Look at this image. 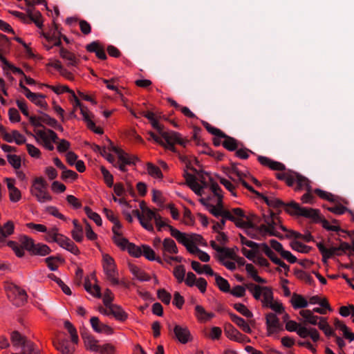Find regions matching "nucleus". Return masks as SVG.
Instances as JSON below:
<instances>
[{
	"mask_svg": "<svg viewBox=\"0 0 354 354\" xmlns=\"http://www.w3.org/2000/svg\"><path fill=\"white\" fill-rule=\"evenodd\" d=\"M291 303L295 309L304 308L308 306L307 300L301 295L294 293Z\"/></svg>",
	"mask_w": 354,
	"mask_h": 354,
	"instance_id": "26",
	"label": "nucleus"
},
{
	"mask_svg": "<svg viewBox=\"0 0 354 354\" xmlns=\"http://www.w3.org/2000/svg\"><path fill=\"white\" fill-rule=\"evenodd\" d=\"M202 124L203 127L206 129V130L211 134L221 138V136H225V133L223 132L219 129H217L213 126H212L210 124L205 121H202Z\"/></svg>",
	"mask_w": 354,
	"mask_h": 354,
	"instance_id": "43",
	"label": "nucleus"
},
{
	"mask_svg": "<svg viewBox=\"0 0 354 354\" xmlns=\"http://www.w3.org/2000/svg\"><path fill=\"white\" fill-rule=\"evenodd\" d=\"M142 248L135 245L134 243H131L129 244L127 250L129 253L130 255L133 257L138 258L142 254Z\"/></svg>",
	"mask_w": 354,
	"mask_h": 354,
	"instance_id": "51",
	"label": "nucleus"
},
{
	"mask_svg": "<svg viewBox=\"0 0 354 354\" xmlns=\"http://www.w3.org/2000/svg\"><path fill=\"white\" fill-rule=\"evenodd\" d=\"M216 284L218 288L223 292H228L230 291V286L229 282L220 275H216V279H215Z\"/></svg>",
	"mask_w": 354,
	"mask_h": 354,
	"instance_id": "37",
	"label": "nucleus"
},
{
	"mask_svg": "<svg viewBox=\"0 0 354 354\" xmlns=\"http://www.w3.org/2000/svg\"><path fill=\"white\" fill-rule=\"evenodd\" d=\"M162 250L164 255L166 252L170 254H177L178 252L175 241L170 238H165L163 240Z\"/></svg>",
	"mask_w": 354,
	"mask_h": 354,
	"instance_id": "20",
	"label": "nucleus"
},
{
	"mask_svg": "<svg viewBox=\"0 0 354 354\" xmlns=\"http://www.w3.org/2000/svg\"><path fill=\"white\" fill-rule=\"evenodd\" d=\"M130 270L131 273L141 281H148L150 277L142 270L136 266L130 265Z\"/></svg>",
	"mask_w": 354,
	"mask_h": 354,
	"instance_id": "32",
	"label": "nucleus"
},
{
	"mask_svg": "<svg viewBox=\"0 0 354 354\" xmlns=\"http://www.w3.org/2000/svg\"><path fill=\"white\" fill-rule=\"evenodd\" d=\"M111 315H113L117 320L124 322L127 319L128 315L127 313L122 308L121 306L112 304L110 310Z\"/></svg>",
	"mask_w": 354,
	"mask_h": 354,
	"instance_id": "24",
	"label": "nucleus"
},
{
	"mask_svg": "<svg viewBox=\"0 0 354 354\" xmlns=\"http://www.w3.org/2000/svg\"><path fill=\"white\" fill-rule=\"evenodd\" d=\"M82 337L84 339L86 346L91 351H96L98 350V346L97 345V340L94 337L88 333L87 332L82 333Z\"/></svg>",
	"mask_w": 354,
	"mask_h": 354,
	"instance_id": "30",
	"label": "nucleus"
},
{
	"mask_svg": "<svg viewBox=\"0 0 354 354\" xmlns=\"http://www.w3.org/2000/svg\"><path fill=\"white\" fill-rule=\"evenodd\" d=\"M142 252L143 256L149 261H156L159 263H162V260L158 257H156L153 250L147 245H142Z\"/></svg>",
	"mask_w": 354,
	"mask_h": 354,
	"instance_id": "29",
	"label": "nucleus"
},
{
	"mask_svg": "<svg viewBox=\"0 0 354 354\" xmlns=\"http://www.w3.org/2000/svg\"><path fill=\"white\" fill-rule=\"evenodd\" d=\"M263 299L262 300L263 305L264 306H268L269 303L273 301V292L271 288L267 286H263Z\"/></svg>",
	"mask_w": 354,
	"mask_h": 354,
	"instance_id": "38",
	"label": "nucleus"
},
{
	"mask_svg": "<svg viewBox=\"0 0 354 354\" xmlns=\"http://www.w3.org/2000/svg\"><path fill=\"white\" fill-rule=\"evenodd\" d=\"M195 315L200 321L205 322V318L206 315H207V312L202 306L196 305L195 307Z\"/></svg>",
	"mask_w": 354,
	"mask_h": 354,
	"instance_id": "64",
	"label": "nucleus"
},
{
	"mask_svg": "<svg viewBox=\"0 0 354 354\" xmlns=\"http://www.w3.org/2000/svg\"><path fill=\"white\" fill-rule=\"evenodd\" d=\"M258 160L261 165L267 166L272 170H286V166L283 163L272 160L266 156H259Z\"/></svg>",
	"mask_w": 354,
	"mask_h": 354,
	"instance_id": "15",
	"label": "nucleus"
},
{
	"mask_svg": "<svg viewBox=\"0 0 354 354\" xmlns=\"http://www.w3.org/2000/svg\"><path fill=\"white\" fill-rule=\"evenodd\" d=\"M48 277L50 279L55 281L66 295H71L72 294L70 288L68 286H66L59 278L56 277L54 274H49Z\"/></svg>",
	"mask_w": 354,
	"mask_h": 354,
	"instance_id": "39",
	"label": "nucleus"
},
{
	"mask_svg": "<svg viewBox=\"0 0 354 354\" xmlns=\"http://www.w3.org/2000/svg\"><path fill=\"white\" fill-rule=\"evenodd\" d=\"M20 242L24 248L30 252L32 254L33 253L36 244L31 238H29L26 236H23L20 239Z\"/></svg>",
	"mask_w": 354,
	"mask_h": 354,
	"instance_id": "34",
	"label": "nucleus"
},
{
	"mask_svg": "<svg viewBox=\"0 0 354 354\" xmlns=\"http://www.w3.org/2000/svg\"><path fill=\"white\" fill-rule=\"evenodd\" d=\"M239 182L249 191L257 195L259 198H262L265 203L271 207L279 209V208H284L287 203H284L281 200L277 198L274 196H266L263 194L259 193V192L254 189V188L250 186L245 180H243V178H239Z\"/></svg>",
	"mask_w": 354,
	"mask_h": 354,
	"instance_id": "7",
	"label": "nucleus"
},
{
	"mask_svg": "<svg viewBox=\"0 0 354 354\" xmlns=\"http://www.w3.org/2000/svg\"><path fill=\"white\" fill-rule=\"evenodd\" d=\"M266 324L268 335H271L275 332L283 330V326L274 313H270L266 315Z\"/></svg>",
	"mask_w": 354,
	"mask_h": 354,
	"instance_id": "9",
	"label": "nucleus"
},
{
	"mask_svg": "<svg viewBox=\"0 0 354 354\" xmlns=\"http://www.w3.org/2000/svg\"><path fill=\"white\" fill-rule=\"evenodd\" d=\"M132 213L138 218L140 223L145 229L151 232H153L154 228L153 225L151 223L145 221V220L143 219V215L140 212L139 210L134 209L133 210Z\"/></svg>",
	"mask_w": 354,
	"mask_h": 354,
	"instance_id": "36",
	"label": "nucleus"
},
{
	"mask_svg": "<svg viewBox=\"0 0 354 354\" xmlns=\"http://www.w3.org/2000/svg\"><path fill=\"white\" fill-rule=\"evenodd\" d=\"M220 216H222V219H225V221L226 219H227V220H230V221L234 222L236 226H237V223L239 221H243L241 219H236L235 218V216L232 214L231 211L226 210L224 209H221Z\"/></svg>",
	"mask_w": 354,
	"mask_h": 354,
	"instance_id": "56",
	"label": "nucleus"
},
{
	"mask_svg": "<svg viewBox=\"0 0 354 354\" xmlns=\"http://www.w3.org/2000/svg\"><path fill=\"white\" fill-rule=\"evenodd\" d=\"M221 250V252L218 255V259L220 261V258H223V260L225 258L230 259L232 260L236 259V254L233 249L227 248H222Z\"/></svg>",
	"mask_w": 354,
	"mask_h": 354,
	"instance_id": "45",
	"label": "nucleus"
},
{
	"mask_svg": "<svg viewBox=\"0 0 354 354\" xmlns=\"http://www.w3.org/2000/svg\"><path fill=\"white\" fill-rule=\"evenodd\" d=\"M35 133L36 136H35V138L37 142H42L44 147L49 151H53L54 149V146L52 144V142L48 140V138L46 137V133L44 131L37 130Z\"/></svg>",
	"mask_w": 354,
	"mask_h": 354,
	"instance_id": "19",
	"label": "nucleus"
},
{
	"mask_svg": "<svg viewBox=\"0 0 354 354\" xmlns=\"http://www.w3.org/2000/svg\"><path fill=\"white\" fill-rule=\"evenodd\" d=\"M45 97V95L41 93H36L35 96L32 98H28L32 102L35 103L37 106H40L42 109H46L47 107V103L42 100Z\"/></svg>",
	"mask_w": 354,
	"mask_h": 354,
	"instance_id": "50",
	"label": "nucleus"
},
{
	"mask_svg": "<svg viewBox=\"0 0 354 354\" xmlns=\"http://www.w3.org/2000/svg\"><path fill=\"white\" fill-rule=\"evenodd\" d=\"M11 341L15 346H23L24 343V342H26L28 339L22 336L18 331H13L11 333Z\"/></svg>",
	"mask_w": 354,
	"mask_h": 354,
	"instance_id": "33",
	"label": "nucleus"
},
{
	"mask_svg": "<svg viewBox=\"0 0 354 354\" xmlns=\"http://www.w3.org/2000/svg\"><path fill=\"white\" fill-rule=\"evenodd\" d=\"M229 315L230 316L232 321L236 324L242 330L247 333H252V330L250 326L243 318L232 313H229Z\"/></svg>",
	"mask_w": 354,
	"mask_h": 354,
	"instance_id": "23",
	"label": "nucleus"
},
{
	"mask_svg": "<svg viewBox=\"0 0 354 354\" xmlns=\"http://www.w3.org/2000/svg\"><path fill=\"white\" fill-rule=\"evenodd\" d=\"M59 55L61 57L68 62V66H76L77 59L75 55L64 48L63 47L59 49Z\"/></svg>",
	"mask_w": 354,
	"mask_h": 354,
	"instance_id": "28",
	"label": "nucleus"
},
{
	"mask_svg": "<svg viewBox=\"0 0 354 354\" xmlns=\"http://www.w3.org/2000/svg\"><path fill=\"white\" fill-rule=\"evenodd\" d=\"M24 344L21 347L22 352L21 353H12V354H40L38 348H35V345L33 342L28 339L26 342H24Z\"/></svg>",
	"mask_w": 354,
	"mask_h": 354,
	"instance_id": "31",
	"label": "nucleus"
},
{
	"mask_svg": "<svg viewBox=\"0 0 354 354\" xmlns=\"http://www.w3.org/2000/svg\"><path fill=\"white\" fill-rule=\"evenodd\" d=\"M103 268L109 280L114 285L119 284V281L115 277V265L113 259L109 254L103 255Z\"/></svg>",
	"mask_w": 354,
	"mask_h": 354,
	"instance_id": "8",
	"label": "nucleus"
},
{
	"mask_svg": "<svg viewBox=\"0 0 354 354\" xmlns=\"http://www.w3.org/2000/svg\"><path fill=\"white\" fill-rule=\"evenodd\" d=\"M174 333L178 340L182 344H186L191 339V333L187 327L176 325Z\"/></svg>",
	"mask_w": 354,
	"mask_h": 354,
	"instance_id": "14",
	"label": "nucleus"
},
{
	"mask_svg": "<svg viewBox=\"0 0 354 354\" xmlns=\"http://www.w3.org/2000/svg\"><path fill=\"white\" fill-rule=\"evenodd\" d=\"M84 211H85V213L86 214L87 216L90 219L93 220L96 223V225H97L98 226L102 225V218L98 214L93 212L92 209L88 207H85Z\"/></svg>",
	"mask_w": 354,
	"mask_h": 354,
	"instance_id": "49",
	"label": "nucleus"
},
{
	"mask_svg": "<svg viewBox=\"0 0 354 354\" xmlns=\"http://www.w3.org/2000/svg\"><path fill=\"white\" fill-rule=\"evenodd\" d=\"M276 177L279 180L286 181L289 187H292L297 183V187L295 188L297 191L301 190L302 185L306 182V177L291 170L283 173H277L276 174Z\"/></svg>",
	"mask_w": 354,
	"mask_h": 354,
	"instance_id": "5",
	"label": "nucleus"
},
{
	"mask_svg": "<svg viewBox=\"0 0 354 354\" xmlns=\"http://www.w3.org/2000/svg\"><path fill=\"white\" fill-rule=\"evenodd\" d=\"M225 333L228 338L237 342H250V339L241 334L232 324H228L225 326Z\"/></svg>",
	"mask_w": 354,
	"mask_h": 354,
	"instance_id": "10",
	"label": "nucleus"
},
{
	"mask_svg": "<svg viewBox=\"0 0 354 354\" xmlns=\"http://www.w3.org/2000/svg\"><path fill=\"white\" fill-rule=\"evenodd\" d=\"M86 49L90 53H95L96 56L102 60L107 58L104 49L100 46L98 41H94L86 45Z\"/></svg>",
	"mask_w": 354,
	"mask_h": 354,
	"instance_id": "16",
	"label": "nucleus"
},
{
	"mask_svg": "<svg viewBox=\"0 0 354 354\" xmlns=\"http://www.w3.org/2000/svg\"><path fill=\"white\" fill-rule=\"evenodd\" d=\"M306 182L302 185V189H306V193L301 196V201L304 203L313 204L314 203L315 196L312 194V189L309 185V180L306 178Z\"/></svg>",
	"mask_w": 354,
	"mask_h": 354,
	"instance_id": "27",
	"label": "nucleus"
},
{
	"mask_svg": "<svg viewBox=\"0 0 354 354\" xmlns=\"http://www.w3.org/2000/svg\"><path fill=\"white\" fill-rule=\"evenodd\" d=\"M202 124L203 127L206 129V130L211 134L221 138V136H225V133L223 132L219 129H217L213 126H212L210 124L205 121H202Z\"/></svg>",
	"mask_w": 354,
	"mask_h": 354,
	"instance_id": "44",
	"label": "nucleus"
},
{
	"mask_svg": "<svg viewBox=\"0 0 354 354\" xmlns=\"http://www.w3.org/2000/svg\"><path fill=\"white\" fill-rule=\"evenodd\" d=\"M113 242L123 250H127L129 244L131 243L126 238L122 237L121 235L113 236Z\"/></svg>",
	"mask_w": 354,
	"mask_h": 354,
	"instance_id": "54",
	"label": "nucleus"
},
{
	"mask_svg": "<svg viewBox=\"0 0 354 354\" xmlns=\"http://www.w3.org/2000/svg\"><path fill=\"white\" fill-rule=\"evenodd\" d=\"M64 327L71 335L72 342L74 344H77L78 342V336L77 334V330L75 328V327L69 321L64 322Z\"/></svg>",
	"mask_w": 354,
	"mask_h": 354,
	"instance_id": "42",
	"label": "nucleus"
},
{
	"mask_svg": "<svg viewBox=\"0 0 354 354\" xmlns=\"http://www.w3.org/2000/svg\"><path fill=\"white\" fill-rule=\"evenodd\" d=\"M285 210L290 214L304 216L308 218H313L316 221H320L324 228L328 230L330 227V223L325 218H321L319 212L317 209L302 207L299 203L291 201L286 204Z\"/></svg>",
	"mask_w": 354,
	"mask_h": 354,
	"instance_id": "3",
	"label": "nucleus"
},
{
	"mask_svg": "<svg viewBox=\"0 0 354 354\" xmlns=\"http://www.w3.org/2000/svg\"><path fill=\"white\" fill-rule=\"evenodd\" d=\"M143 213V219L145 221L150 223L152 219L156 220V217H158L159 214H157L154 211L151 209H145V211Z\"/></svg>",
	"mask_w": 354,
	"mask_h": 354,
	"instance_id": "63",
	"label": "nucleus"
},
{
	"mask_svg": "<svg viewBox=\"0 0 354 354\" xmlns=\"http://www.w3.org/2000/svg\"><path fill=\"white\" fill-rule=\"evenodd\" d=\"M7 295L10 301L16 306H20L25 304L27 299V295L24 290L20 289L12 283L6 286Z\"/></svg>",
	"mask_w": 354,
	"mask_h": 354,
	"instance_id": "6",
	"label": "nucleus"
},
{
	"mask_svg": "<svg viewBox=\"0 0 354 354\" xmlns=\"http://www.w3.org/2000/svg\"><path fill=\"white\" fill-rule=\"evenodd\" d=\"M57 350L62 354H73L75 348L66 339H59L54 343Z\"/></svg>",
	"mask_w": 354,
	"mask_h": 354,
	"instance_id": "17",
	"label": "nucleus"
},
{
	"mask_svg": "<svg viewBox=\"0 0 354 354\" xmlns=\"http://www.w3.org/2000/svg\"><path fill=\"white\" fill-rule=\"evenodd\" d=\"M297 276L299 279L305 281L310 285L313 284L315 282L313 278L306 272L299 270L297 272Z\"/></svg>",
	"mask_w": 354,
	"mask_h": 354,
	"instance_id": "62",
	"label": "nucleus"
},
{
	"mask_svg": "<svg viewBox=\"0 0 354 354\" xmlns=\"http://www.w3.org/2000/svg\"><path fill=\"white\" fill-rule=\"evenodd\" d=\"M101 172L103 175L104 180L108 187H111L113 185V177L112 174L104 167H101Z\"/></svg>",
	"mask_w": 354,
	"mask_h": 354,
	"instance_id": "55",
	"label": "nucleus"
},
{
	"mask_svg": "<svg viewBox=\"0 0 354 354\" xmlns=\"http://www.w3.org/2000/svg\"><path fill=\"white\" fill-rule=\"evenodd\" d=\"M264 223L266 224L257 225L248 218V221L243 220L242 221H239L237 223V227L243 228L248 236L257 240H260V236H264L267 234L281 239L283 238V235L274 231V225L276 223L272 216H265Z\"/></svg>",
	"mask_w": 354,
	"mask_h": 354,
	"instance_id": "1",
	"label": "nucleus"
},
{
	"mask_svg": "<svg viewBox=\"0 0 354 354\" xmlns=\"http://www.w3.org/2000/svg\"><path fill=\"white\" fill-rule=\"evenodd\" d=\"M185 273V268L183 265L176 266L173 271V274L178 283L184 281Z\"/></svg>",
	"mask_w": 354,
	"mask_h": 354,
	"instance_id": "46",
	"label": "nucleus"
},
{
	"mask_svg": "<svg viewBox=\"0 0 354 354\" xmlns=\"http://www.w3.org/2000/svg\"><path fill=\"white\" fill-rule=\"evenodd\" d=\"M24 1L28 7L26 9V10L28 15L29 23L30 21H32L35 24V25L37 27L41 28V26H42L41 14L40 13V12L35 10L32 8V2L30 0H24Z\"/></svg>",
	"mask_w": 354,
	"mask_h": 354,
	"instance_id": "11",
	"label": "nucleus"
},
{
	"mask_svg": "<svg viewBox=\"0 0 354 354\" xmlns=\"http://www.w3.org/2000/svg\"><path fill=\"white\" fill-rule=\"evenodd\" d=\"M31 193L40 203H45L52 200V197L46 191V189H41L39 186L35 185V187L31 189Z\"/></svg>",
	"mask_w": 354,
	"mask_h": 354,
	"instance_id": "18",
	"label": "nucleus"
},
{
	"mask_svg": "<svg viewBox=\"0 0 354 354\" xmlns=\"http://www.w3.org/2000/svg\"><path fill=\"white\" fill-rule=\"evenodd\" d=\"M39 113L41 114L40 120H41V124L44 123L51 127L57 126V121L55 118H51L48 114L41 111H39Z\"/></svg>",
	"mask_w": 354,
	"mask_h": 354,
	"instance_id": "52",
	"label": "nucleus"
},
{
	"mask_svg": "<svg viewBox=\"0 0 354 354\" xmlns=\"http://www.w3.org/2000/svg\"><path fill=\"white\" fill-rule=\"evenodd\" d=\"M221 138H224L222 145L226 149L230 151L237 150L239 142L235 138L230 137L225 133V136H221Z\"/></svg>",
	"mask_w": 354,
	"mask_h": 354,
	"instance_id": "25",
	"label": "nucleus"
},
{
	"mask_svg": "<svg viewBox=\"0 0 354 354\" xmlns=\"http://www.w3.org/2000/svg\"><path fill=\"white\" fill-rule=\"evenodd\" d=\"M148 134L149 135L150 138H149V140L150 139H152L156 143H158L159 145H160L161 146H163L165 147V148H167V149H169L168 148V144L167 142L165 141V140L158 133V135L160 136H158V135H156L155 133L152 132V131H149L148 133Z\"/></svg>",
	"mask_w": 354,
	"mask_h": 354,
	"instance_id": "59",
	"label": "nucleus"
},
{
	"mask_svg": "<svg viewBox=\"0 0 354 354\" xmlns=\"http://www.w3.org/2000/svg\"><path fill=\"white\" fill-rule=\"evenodd\" d=\"M183 176L186 180L187 185L198 196H201L203 193V187L198 183L195 176L189 174L187 171H184Z\"/></svg>",
	"mask_w": 354,
	"mask_h": 354,
	"instance_id": "12",
	"label": "nucleus"
},
{
	"mask_svg": "<svg viewBox=\"0 0 354 354\" xmlns=\"http://www.w3.org/2000/svg\"><path fill=\"white\" fill-rule=\"evenodd\" d=\"M8 162L15 169H18L21 166V160L19 156L8 154L7 156Z\"/></svg>",
	"mask_w": 354,
	"mask_h": 354,
	"instance_id": "53",
	"label": "nucleus"
},
{
	"mask_svg": "<svg viewBox=\"0 0 354 354\" xmlns=\"http://www.w3.org/2000/svg\"><path fill=\"white\" fill-rule=\"evenodd\" d=\"M300 315L304 319V324H310L314 326L317 324V321L321 317L315 315L313 311L310 310H301L299 312Z\"/></svg>",
	"mask_w": 354,
	"mask_h": 354,
	"instance_id": "22",
	"label": "nucleus"
},
{
	"mask_svg": "<svg viewBox=\"0 0 354 354\" xmlns=\"http://www.w3.org/2000/svg\"><path fill=\"white\" fill-rule=\"evenodd\" d=\"M147 170L148 174L157 178H162V174L160 168L152 163H147Z\"/></svg>",
	"mask_w": 354,
	"mask_h": 354,
	"instance_id": "40",
	"label": "nucleus"
},
{
	"mask_svg": "<svg viewBox=\"0 0 354 354\" xmlns=\"http://www.w3.org/2000/svg\"><path fill=\"white\" fill-rule=\"evenodd\" d=\"M104 212L106 218L111 223L118 225V228H121V227H122L121 223H120L119 220L114 216L113 212L111 210H110L107 208H104Z\"/></svg>",
	"mask_w": 354,
	"mask_h": 354,
	"instance_id": "61",
	"label": "nucleus"
},
{
	"mask_svg": "<svg viewBox=\"0 0 354 354\" xmlns=\"http://www.w3.org/2000/svg\"><path fill=\"white\" fill-rule=\"evenodd\" d=\"M211 180V185H210V189L213 192L215 196L218 198L217 201V208L218 209H223V195L221 194L222 190L220 186L218 185L217 183H216L214 180H212L210 178Z\"/></svg>",
	"mask_w": 354,
	"mask_h": 354,
	"instance_id": "21",
	"label": "nucleus"
},
{
	"mask_svg": "<svg viewBox=\"0 0 354 354\" xmlns=\"http://www.w3.org/2000/svg\"><path fill=\"white\" fill-rule=\"evenodd\" d=\"M50 248L45 244L42 243H37L36 244L35 250L33 252V254L35 255H41V256H46L50 252Z\"/></svg>",
	"mask_w": 354,
	"mask_h": 354,
	"instance_id": "47",
	"label": "nucleus"
},
{
	"mask_svg": "<svg viewBox=\"0 0 354 354\" xmlns=\"http://www.w3.org/2000/svg\"><path fill=\"white\" fill-rule=\"evenodd\" d=\"M108 141L110 144V147L109 148V151H113L118 156V160L115 163V167H118L120 171L123 172L126 171V165H135L136 161L138 160L137 157L129 155L123 150L115 147L109 140Z\"/></svg>",
	"mask_w": 354,
	"mask_h": 354,
	"instance_id": "4",
	"label": "nucleus"
},
{
	"mask_svg": "<svg viewBox=\"0 0 354 354\" xmlns=\"http://www.w3.org/2000/svg\"><path fill=\"white\" fill-rule=\"evenodd\" d=\"M314 192L317 194L321 198L328 200L329 201H335V196L331 193L323 191L320 189H315Z\"/></svg>",
	"mask_w": 354,
	"mask_h": 354,
	"instance_id": "60",
	"label": "nucleus"
},
{
	"mask_svg": "<svg viewBox=\"0 0 354 354\" xmlns=\"http://www.w3.org/2000/svg\"><path fill=\"white\" fill-rule=\"evenodd\" d=\"M157 295L165 304H169L171 296L165 289H160L157 292Z\"/></svg>",
	"mask_w": 354,
	"mask_h": 354,
	"instance_id": "58",
	"label": "nucleus"
},
{
	"mask_svg": "<svg viewBox=\"0 0 354 354\" xmlns=\"http://www.w3.org/2000/svg\"><path fill=\"white\" fill-rule=\"evenodd\" d=\"M20 242L24 248L30 252L32 254L33 253L36 244L31 238H29L26 236H23L20 239Z\"/></svg>",
	"mask_w": 354,
	"mask_h": 354,
	"instance_id": "35",
	"label": "nucleus"
},
{
	"mask_svg": "<svg viewBox=\"0 0 354 354\" xmlns=\"http://www.w3.org/2000/svg\"><path fill=\"white\" fill-rule=\"evenodd\" d=\"M290 246L292 250H296L297 252H301V253H308L310 250H311V247L306 245L303 244L302 243L294 241L290 243Z\"/></svg>",
	"mask_w": 354,
	"mask_h": 354,
	"instance_id": "41",
	"label": "nucleus"
},
{
	"mask_svg": "<svg viewBox=\"0 0 354 354\" xmlns=\"http://www.w3.org/2000/svg\"><path fill=\"white\" fill-rule=\"evenodd\" d=\"M81 114L83 116V120L86 123L88 128H93L94 127V122L91 120L87 109L84 106L80 109Z\"/></svg>",
	"mask_w": 354,
	"mask_h": 354,
	"instance_id": "57",
	"label": "nucleus"
},
{
	"mask_svg": "<svg viewBox=\"0 0 354 354\" xmlns=\"http://www.w3.org/2000/svg\"><path fill=\"white\" fill-rule=\"evenodd\" d=\"M142 115L147 118L151 124L153 129H155L158 133H159L167 142L168 148L173 152H176L175 144H178L183 147L186 146L188 142L181 138L180 135L175 131H165L164 127L161 125L155 118V115L151 111H143L141 113Z\"/></svg>",
	"mask_w": 354,
	"mask_h": 354,
	"instance_id": "2",
	"label": "nucleus"
},
{
	"mask_svg": "<svg viewBox=\"0 0 354 354\" xmlns=\"http://www.w3.org/2000/svg\"><path fill=\"white\" fill-rule=\"evenodd\" d=\"M56 243L62 248L67 250L75 255L80 254V250L77 245L68 237L61 234L56 240Z\"/></svg>",
	"mask_w": 354,
	"mask_h": 354,
	"instance_id": "13",
	"label": "nucleus"
},
{
	"mask_svg": "<svg viewBox=\"0 0 354 354\" xmlns=\"http://www.w3.org/2000/svg\"><path fill=\"white\" fill-rule=\"evenodd\" d=\"M84 288L88 292L92 294L93 295L97 297L100 298L102 296L100 286L95 285L93 286V288H92L91 283L88 280H86L84 283Z\"/></svg>",
	"mask_w": 354,
	"mask_h": 354,
	"instance_id": "48",
	"label": "nucleus"
}]
</instances>
